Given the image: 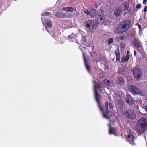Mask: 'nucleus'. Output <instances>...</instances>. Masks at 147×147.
Returning <instances> with one entry per match:
<instances>
[{
    "label": "nucleus",
    "instance_id": "nucleus-40",
    "mask_svg": "<svg viewBox=\"0 0 147 147\" xmlns=\"http://www.w3.org/2000/svg\"><path fill=\"white\" fill-rule=\"evenodd\" d=\"M123 134L122 133H121V136L122 137V138H123Z\"/></svg>",
    "mask_w": 147,
    "mask_h": 147
},
{
    "label": "nucleus",
    "instance_id": "nucleus-9",
    "mask_svg": "<svg viewBox=\"0 0 147 147\" xmlns=\"http://www.w3.org/2000/svg\"><path fill=\"white\" fill-rule=\"evenodd\" d=\"M133 73L134 76L137 80L140 79L142 76V74L141 70L139 68H135L133 70Z\"/></svg>",
    "mask_w": 147,
    "mask_h": 147
},
{
    "label": "nucleus",
    "instance_id": "nucleus-35",
    "mask_svg": "<svg viewBox=\"0 0 147 147\" xmlns=\"http://www.w3.org/2000/svg\"><path fill=\"white\" fill-rule=\"evenodd\" d=\"M147 1V0H143V4H145L146 3Z\"/></svg>",
    "mask_w": 147,
    "mask_h": 147
},
{
    "label": "nucleus",
    "instance_id": "nucleus-39",
    "mask_svg": "<svg viewBox=\"0 0 147 147\" xmlns=\"http://www.w3.org/2000/svg\"><path fill=\"white\" fill-rule=\"evenodd\" d=\"M127 12H124V13H123V16H125V15L126 14H127Z\"/></svg>",
    "mask_w": 147,
    "mask_h": 147
},
{
    "label": "nucleus",
    "instance_id": "nucleus-30",
    "mask_svg": "<svg viewBox=\"0 0 147 147\" xmlns=\"http://www.w3.org/2000/svg\"><path fill=\"white\" fill-rule=\"evenodd\" d=\"M82 40L84 42H86L87 41V39L84 36H82Z\"/></svg>",
    "mask_w": 147,
    "mask_h": 147
},
{
    "label": "nucleus",
    "instance_id": "nucleus-31",
    "mask_svg": "<svg viewBox=\"0 0 147 147\" xmlns=\"http://www.w3.org/2000/svg\"><path fill=\"white\" fill-rule=\"evenodd\" d=\"M141 7V5L140 4H138L136 6V9H139Z\"/></svg>",
    "mask_w": 147,
    "mask_h": 147
},
{
    "label": "nucleus",
    "instance_id": "nucleus-36",
    "mask_svg": "<svg viewBox=\"0 0 147 147\" xmlns=\"http://www.w3.org/2000/svg\"><path fill=\"white\" fill-rule=\"evenodd\" d=\"M121 47L122 48H124L125 47V46L124 45L121 44Z\"/></svg>",
    "mask_w": 147,
    "mask_h": 147
},
{
    "label": "nucleus",
    "instance_id": "nucleus-15",
    "mask_svg": "<svg viewBox=\"0 0 147 147\" xmlns=\"http://www.w3.org/2000/svg\"><path fill=\"white\" fill-rule=\"evenodd\" d=\"M74 7H65L62 8V10L63 11L69 12H72L74 11Z\"/></svg>",
    "mask_w": 147,
    "mask_h": 147
},
{
    "label": "nucleus",
    "instance_id": "nucleus-2",
    "mask_svg": "<svg viewBox=\"0 0 147 147\" xmlns=\"http://www.w3.org/2000/svg\"><path fill=\"white\" fill-rule=\"evenodd\" d=\"M147 125V121L145 118L140 119L137 123V131L140 134L143 133Z\"/></svg>",
    "mask_w": 147,
    "mask_h": 147
},
{
    "label": "nucleus",
    "instance_id": "nucleus-22",
    "mask_svg": "<svg viewBox=\"0 0 147 147\" xmlns=\"http://www.w3.org/2000/svg\"><path fill=\"white\" fill-rule=\"evenodd\" d=\"M123 8L125 9H124V11L127 10L129 7V4L127 2H124L122 3Z\"/></svg>",
    "mask_w": 147,
    "mask_h": 147
},
{
    "label": "nucleus",
    "instance_id": "nucleus-6",
    "mask_svg": "<svg viewBox=\"0 0 147 147\" xmlns=\"http://www.w3.org/2000/svg\"><path fill=\"white\" fill-rule=\"evenodd\" d=\"M127 141L132 145H135L136 143L134 141L135 137L134 134L132 132L131 129H127Z\"/></svg>",
    "mask_w": 147,
    "mask_h": 147
},
{
    "label": "nucleus",
    "instance_id": "nucleus-19",
    "mask_svg": "<svg viewBox=\"0 0 147 147\" xmlns=\"http://www.w3.org/2000/svg\"><path fill=\"white\" fill-rule=\"evenodd\" d=\"M124 82V79L122 77H120L119 78L117 79V84H119L122 85L123 84Z\"/></svg>",
    "mask_w": 147,
    "mask_h": 147
},
{
    "label": "nucleus",
    "instance_id": "nucleus-10",
    "mask_svg": "<svg viewBox=\"0 0 147 147\" xmlns=\"http://www.w3.org/2000/svg\"><path fill=\"white\" fill-rule=\"evenodd\" d=\"M45 28L47 31L49 32V31L47 30L49 28H51L52 26V23L51 21L49 19H45Z\"/></svg>",
    "mask_w": 147,
    "mask_h": 147
},
{
    "label": "nucleus",
    "instance_id": "nucleus-33",
    "mask_svg": "<svg viewBox=\"0 0 147 147\" xmlns=\"http://www.w3.org/2000/svg\"><path fill=\"white\" fill-rule=\"evenodd\" d=\"M147 11V6H146L144 9V11L145 12H146Z\"/></svg>",
    "mask_w": 147,
    "mask_h": 147
},
{
    "label": "nucleus",
    "instance_id": "nucleus-17",
    "mask_svg": "<svg viewBox=\"0 0 147 147\" xmlns=\"http://www.w3.org/2000/svg\"><path fill=\"white\" fill-rule=\"evenodd\" d=\"M115 53L116 56V61H119L120 59V54L119 49L116 50L115 51Z\"/></svg>",
    "mask_w": 147,
    "mask_h": 147
},
{
    "label": "nucleus",
    "instance_id": "nucleus-13",
    "mask_svg": "<svg viewBox=\"0 0 147 147\" xmlns=\"http://www.w3.org/2000/svg\"><path fill=\"white\" fill-rule=\"evenodd\" d=\"M125 101L127 102L130 104H133L134 101L132 98L129 95H127Z\"/></svg>",
    "mask_w": 147,
    "mask_h": 147
},
{
    "label": "nucleus",
    "instance_id": "nucleus-32",
    "mask_svg": "<svg viewBox=\"0 0 147 147\" xmlns=\"http://www.w3.org/2000/svg\"><path fill=\"white\" fill-rule=\"evenodd\" d=\"M84 12L85 13L90 15V12L88 10L84 11Z\"/></svg>",
    "mask_w": 147,
    "mask_h": 147
},
{
    "label": "nucleus",
    "instance_id": "nucleus-7",
    "mask_svg": "<svg viewBox=\"0 0 147 147\" xmlns=\"http://www.w3.org/2000/svg\"><path fill=\"white\" fill-rule=\"evenodd\" d=\"M123 113L127 118L131 119H134L136 118V115L134 111L131 110H124Z\"/></svg>",
    "mask_w": 147,
    "mask_h": 147
},
{
    "label": "nucleus",
    "instance_id": "nucleus-24",
    "mask_svg": "<svg viewBox=\"0 0 147 147\" xmlns=\"http://www.w3.org/2000/svg\"><path fill=\"white\" fill-rule=\"evenodd\" d=\"M116 129L113 127H110L109 128V133L110 134H113L115 135Z\"/></svg>",
    "mask_w": 147,
    "mask_h": 147
},
{
    "label": "nucleus",
    "instance_id": "nucleus-5",
    "mask_svg": "<svg viewBox=\"0 0 147 147\" xmlns=\"http://www.w3.org/2000/svg\"><path fill=\"white\" fill-rule=\"evenodd\" d=\"M89 30H93L97 27L95 21L92 20H88L85 21L83 24Z\"/></svg>",
    "mask_w": 147,
    "mask_h": 147
},
{
    "label": "nucleus",
    "instance_id": "nucleus-4",
    "mask_svg": "<svg viewBox=\"0 0 147 147\" xmlns=\"http://www.w3.org/2000/svg\"><path fill=\"white\" fill-rule=\"evenodd\" d=\"M94 82L95 84L94 91L96 99L98 103L99 107H100L101 109V110L103 111V109L101 107L100 105L101 104L99 100V99L101 97L97 90L96 89V88H98L100 87L101 84L100 83H96L95 81H94Z\"/></svg>",
    "mask_w": 147,
    "mask_h": 147
},
{
    "label": "nucleus",
    "instance_id": "nucleus-27",
    "mask_svg": "<svg viewBox=\"0 0 147 147\" xmlns=\"http://www.w3.org/2000/svg\"><path fill=\"white\" fill-rule=\"evenodd\" d=\"M50 13L48 12H46L42 13L41 15L42 16H46L50 14Z\"/></svg>",
    "mask_w": 147,
    "mask_h": 147
},
{
    "label": "nucleus",
    "instance_id": "nucleus-23",
    "mask_svg": "<svg viewBox=\"0 0 147 147\" xmlns=\"http://www.w3.org/2000/svg\"><path fill=\"white\" fill-rule=\"evenodd\" d=\"M68 38L70 41L73 42L75 41V40L76 39V37L73 34H71L70 35L68 36Z\"/></svg>",
    "mask_w": 147,
    "mask_h": 147
},
{
    "label": "nucleus",
    "instance_id": "nucleus-12",
    "mask_svg": "<svg viewBox=\"0 0 147 147\" xmlns=\"http://www.w3.org/2000/svg\"><path fill=\"white\" fill-rule=\"evenodd\" d=\"M96 22L98 24H102L104 22V17H96Z\"/></svg>",
    "mask_w": 147,
    "mask_h": 147
},
{
    "label": "nucleus",
    "instance_id": "nucleus-28",
    "mask_svg": "<svg viewBox=\"0 0 147 147\" xmlns=\"http://www.w3.org/2000/svg\"><path fill=\"white\" fill-rule=\"evenodd\" d=\"M118 38L120 40H124L125 39V36L123 35H121L118 37Z\"/></svg>",
    "mask_w": 147,
    "mask_h": 147
},
{
    "label": "nucleus",
    "instance_id": "nucleus-26",
    "mask_svg": "<svg viewBox=\"0 0 147 147\" xmlns=\"http://www.w3.org/2000/svg\"><path fill=\"white\" fill-rule=\"evenodd\" d=\"M104 82L107 85H110V81L107 79H105L104 80Z\"/></svg>",
    "mask_w": 147,
    "mask_h": 147
},
{
    "label": "nucleus",
    "instance_id": "nucleus-38",
    "mask_svg": "<svg viewBox=\"0 0 147 147\" xmlns=\"http://www.w3.org/2000/svg\"><path fill=\"white\" fill-rule=\"evenodd\" d=\"M134 55H135L136 54V52L135 51H134Z\"/></svg>",
    "mask_w": 147,
    "mask_h": 147
},
{
    "label": "nucleus",
    "instance_id": "nucleus-21",
    "mask_svg": "<svg viewBox=\"0 0 147 147\" xmlns=\"http://www.w3.org/2000/svg\"><path fill=\"white\" fill-rule=\"evenodd\" d=\"M129 51H128L126 56L125 57H123L121 59V61L122 62H128L129 58Z\"/></svg>",
    "mask_w": 147,
    "mask_h": 147
},
{
    "label": "nucleus",
    "instance_id": "nucleus-41",
    "mask_svg": "<svg viewBox=\"0 0 147 147\" xmlns=\"http://www.w3.org/2000/svg\"><path fill=\"white\" fill-rule=\"evenodd\" d=\"M109 128H110V127H112L111 126V125L110 124H109Z\"/></svg>",
    "mask_w": 147,
    "mask_h": 147
},
{
    "label": "nucleus",
    "instance_id": "nucleus-8",
    "mask_svg": "<svg viewBox=\"0 0 147 147\" xmlns=\"http://www.w3.org/2000/svg\"><path fill=\"white\" fill-rule=\"evenodd\" d=\"M130 92L133 95L141 94L142 92L134 85H130L129 87Z\"/></svg>",
    "mask_w": 147,
    "mask_h": 147
},
{
    "label": "nucleus",
    "instance_id": "nucleus-37",
    "mask_svg": "<svg viewBox=\"0 0 147 147\" xmlns=\"http://www.w3.org/2000/svg\"><path fill=\"white\" fill-rule=\"evenodd\" d=\"M138 27H139V28L140 30H141V26L140 25H138Z\"/></svg>",
    "mask_w": 147,
    "mask_h": 147
},
{
    "label": "nucleus",
    "instance_id": "nucleus-20",
    "mask_svg": "<svg viewBox=\"0 0 147 147\" xmlns=\"http://www.w3.org/2000/svg\"><path fill=\"white\" fill-rule=\"evenodd\" d=\"M96 10L93 8H91L90 11V15L92 17H94L96 13Z\"/></svg>",
    "mask_w": 147,
    "mask_h": 147
},
{
    "label": "nucleus",
    "instance_id": "nucleus-34",
    "mask_svg": "<svg viewBox=\"0 0 147 147\" xmlns=\"http://www.w3.org/2000/svg\"><path fill=\"white\" fill-rule=\"evenodd\" d=\"M51 36L53 38H54V37H55V34H54V33H51Z\"/></svg>",
    "mask_w": 147,
    "mask_h": 147
},
{
    "label": "nucleus",
    "instance_id": "nucleus-16",
    "mask_svg": "<svg viewBox=\"0 0 147 147\" xmlns=\"http://www.w3.org/2000/svg\"><path fill=\"white\" fill-rule=\"evenodd\" d=\"M104 11L102 9H100L98 10L96 17H104Z\"/></svg>",
    "mask_w": 147,
    "mask_h": 147
},
{
    "label": "nucleus",
    "instance_id": "nucleus-14",
    "mask_svg": "<svg viewBox=\"0 0 147 147\" xmlns=\"http://www.w3.org/2000/svg\"><path fill=\"white\" fill-rule=\"evenodd\" d=\"M122 8L121 7L115 10L114 13L116 17H118L122 13Z\"/></svg>",
    "mask_w": 147,
    "mask_h": 147
},
{
    "label": "nucleus",
    "instance_id": "nucleus-1",
    "mask_svg": "<svg viewBox=\"0 0 147 147\" xmlns=\"http://www.w3.org/2000/svg\"><path fill=\"white\" fill-rule=\"evenodd\" d=\"M131 25V22L130 20H124L115 28L114 32L116 34H120L123 33L127 31L130 28Z\"/></svg>",
    "mask_w": 147,
    "mask_h": 147
},
{
    "label": "nucleus",
    "instance_id": "nucleus-43",
    "mask_svg": "<svg viewBox=\"0 0 147 147\" xmlns=\"http://www.w3.org/2000/svg\"><path fill=\"white\" fill-rule=\"evenodd\" d=\"M119 72L120 73H121V71H120V70H119Z\"/></svg>",
    "mask_w": 147,
    "mask_h": 147
},
{
    "label": "nucleus",
    "instance_id": "nucleus-11",
    "mask_svg": "<svg viewBox=\"0 0 147 147\" xmlns=\"http://www.w3.org/2000/svg\"><path fill=\"white\" fill-rule=\"evenodd\" d=\"M133 43L134 46L137 48H139L141 47V44L139 41L138 38H134Z\"/></svg>",
    "mask_w": 147,
    "mask_h": 147
},
{
    "label": "nucleus",
    "instance_id": "nucleus-42",
    "mask_svg": "<svg viewBox=\"0 0 147 147\" xmlns=\"http://www.w3.org/2000/svg\"><path fill=\"white\" fill-rule=\"evenodd\" d=\"M145 109L146 111H147V106H146L145 108Z\"/></svg>",
    "mask_w": 147,
    "mask_h": 147
},
{
    "label": "nucleus",
    "instance_id": "nucleus-3",
    "mask_svg": "<svg viewBox=\"0 0 147 147\" xmlns=\"http://www.w3.org/2000/svg\"><path fill=\"white\" fill-rule=\"evenodd\" d=\"M100 103L101 104L100 102ZM100 105L103 111L101 110V109L100 107L99 108L101 111L103 113V117L107 119H110V117H111V115L110 114V111L108 110V105H109V107L110 108L113 109V106L112 104L111 103H109L107 102H105L104 107L106 109V110L105 111H104L103 108L101 106V104Z\"/></svg>",
    "mask_w": 147,
    "mask_h": 147
},
{
    "label": "nucleus",
    "instance_id": "nucleus-29",
    "mask_svg": "<svg viewBox=\"0 0 147 147\" xmlns=\"http://www.w3.org/2000/svg\"><path fill=\"white\" fill-rule=\"evenodd\" d=\"M113 42V39L112 38H110L108 41V44L109 45L111 44V43Z\"/></svg>",
    "mask_w": 147,
    "mask_h": 147
},
{
    "label": "nucleus",
    "instance_id": "nucleus-18",
    "mask_svg": "<svg viewBox=\"0 0 147 147\" xmlns=\"http://www.w3.org/2000/svg\"><path fill=\"white\" fill-rule=\"evenodd\" d=\"M55 15L58 18H62L66 17L65 15L64 14V13L63 12H57L56 13Z\"/></svg>",
    "mask_w": 147,
    "mask_h": 147
},
{
    "label": "nucleus",
    "instance_id": "nucleus-25",
    "mask_svg": "<svg viewBox=\"0 0 147 147\" xmlns=\"http://www.w3.org/2000/svg\"><path fill=\"white\" fill-rule=\"evenodd\" d=\"M83 58L84 59V62H85V65H86V68L87 70L88 71H89L90 70V67L87 64V63L86 62V59L85 56L84 55V54H83Z\"/></svg>",
    "mask_w": 147,
    "mask_h": 147
}]
</instances>
